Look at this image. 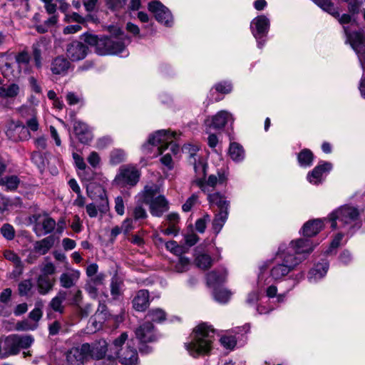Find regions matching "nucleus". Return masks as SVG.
Returning a JSON list of instances; mask_svg holds the SVG:
<instances>
[{
	"label": "nucleus",
	"instance_id": "1",
	"mask_svg": "<svg viewBox=\"0 0 365 365\" xmlns=\"http://www.w3.org/2000/svg\"><path fill=\"white\" fill-rule=\"evenodd\" d=\"M112 37L103 36L98 38L96 35L85 34V42L91 46H96L98 54L103 56L108 54H118L125 48V43L118 38L122 34V30L115 26L109 27Z\"/></svg>",
	"mask_w": 365,
	"mask_h": 365
},
{
	"label": "nucleus",
	"instance_id": "2",
	"mask_svg": "<svg viewBox=\"0 0 365 365\" xmlns=\"http://www.w3.org/2000/svg\"><path fill=\"white\" fill-rule=\"evenodd\" d=\"M111 360L116 359L123 365H135L138 354L133 339H129L127 332H123L109 346Z\"/></svg>",
	"mask_w": 365,
	"mask_h": 365
},
{
	"label": "nucleus",
	"instance_id": "3",
	"mask_svg": "<svg viewBox=\"0 0 365 365\" xmlns=\"http://www.w3.org/2000/svg\"><path fill=\"white\" fill-rule=\"evenodd\" d=\"M215 330L205 323L199 324L191 334V341L185 344L186 349L194 357L207 354L211 349Z\"/></svg>",
	"mask_w": 365,
	"mask_h": 365
},
{
	"label": "nucleus",
	"instance_id": "4",
	"mask_svg": "<svg viewBox=\"0 0 365 365\" xmlns=\"http://www.w3.org/2000/svg\"><path fill=\"white\" fill-rule=\"evenodd\" d=\"M305 257L292 256L289 250L279 248L277 254V263L270 270V277L274 281L281 280L298 266Z\"/></svg>",
	"mask_w": 365,
	"mask_h": 365
},
{
	"label": "nucleus",
	"instance_id": "5",
	"mask_svg": "<svg viewBox=\"0 0 365 365\" xmlns=\"http://www.w3.org/2000/svg\"><path fill=\"white\" fill-rule=\"evenodd\" d=\"M359 212L358 210L351 206H341L330 214L329 220L333 229H342L350 231L356 225Z\"/></svg>",
	"mask_w": 365,
	"mask_h": 365
},
{
	"label": "nucleus",
	"instance_id": "6",
	"mask_svg": "<svg viewBox=\"0 0 365 365\" xmlns=\"http://www.w3.org/2000/svg\"><path fill=\"white\" fill-rule=\"evenodd\" d=\"M176 135L175 132L170 133L168 130H158L149 138L148 143L158 146L159 154H162L169 145L173 153L177 154L179 146L173 143V138H175Z\"/></svg>",
	"mask_w": 365,
	"mask_h": 365
},
{
	"label": "nucleus",
	"instance_id": "7",
	"mask_svg": "<svg viewBox=\"0 0 365 365\" xmlns=\"http://www.w3.org/2000/svg\"><path fill=\"white\" fill-rule=\"evenodd\" d=\"M344 31L348 36L352 48L358 54L359 59L364 71L359 89L361 94L365 96V38L361 32L348 34L346 27H344Z\"/></svg>",
	"mask_w": 365,
	"mask_h": 365
},
{
	"label": "nucleus",
	"instance_id": "8",
	"mask_svg": "<svg viewBox=\"0 0 365 365\" xmlns=\"http://www.w3.org/2000/svg\"><path fill=\"white\" fill-rule=\"evenodd\" d=\"M140 173L131 165L121 166L115 178L114 182L120 187L135 186L139 181Z\"/></svg>",
	"mask_w": 365,
	"mask_h": 365
},
{
	"label": "nucleus",
	"instance_id": "9",
	"mask_svg": "<svg viewBox=\"0 0 365 365\" xmlns=\"http://www.w3.org/2000/svg\"><path fill=\"white\" fill-rule=\"evenodd\" d=\"M205 175L206 173L203 175L202 171L198 170L196 178L192 182L193 185H196L204 192H210V188L213 189L217 184H223L227 180L224 174L217 173V175H210L207 180H205Z\"/></svg>",
	"mask_w": 365,
	"mask_h": 365
},
{
	"label": "nucleus",
	"instance_id": "10",
	"mask_svg": "<svg viewBox=\"0 0 365 365\" xmlns=\"http://www.w3.org/2000/svg\"><path fill=\"white\" fill-rule=\"evenodd\" d=\"M89 344L72 347L66 354L67 365H83L88 359Z\"/></svg>",
	"mask_w": 365,
	"mask_h": 365
},
{
	"label": "nucleus",
	"instance_id": "11",
	"mask_svg": "<svg viewBox=\"0 0 365 365\" xmlns=\"http://www.w3.org/2000/svg\"><path fill=\"white\" fill-rule=\"evenodd\" d=\"M182 150L187 155L189 163L193 165L195 173H197L198 170H201L204 175L207 165L202 162L201 158L197 156L199 148L197 145L187 144L182 147Z\"/></svg>",
	"mask_w": 365,
	"mask_h": 365
},
{
	"label": "nucleus",
	"instance_id": "12",
	"mask_svg": "<svg viewBox=\"0 0 365 365\" xmlns=\"http://www.w3.org/2000/svg\"><path fill=\"white\" fill-rule=\"evenodd\" d=\"M44 4V8L48 14L52 15L47 20L44 21L42 24L36 26V31L40 34H44L48 29L54 26L58 20V17L56 15L57 6L53 3V0H41Z\"/></svg>",
	"mask_w": 365,
	"mask_h": 365
},
{
	"label": "nucleus",
	"instance_id": "13",
	"mask_svg": "<svg viewBox=\"0 0 365 365\" xmlns=\"http://www.w3.org/2000/svg\"><path fill=\"white\" fill-rule=\"evenodd\" d=\"M88 53V46L81 41H73L66 45V56L71 61H78L84 59Z\"/></svg>",
	"mask_w": 365,
	"mask_h": 365
},
{
	"label": "nucleus",
	"instance_id": "14",
	"mask_svg": "<svg viewBox=\"0 0 365 365\" xmlns=\"http://www.w3.org/2000/svg\"><path fill=\"white\" fill-rule=\"evenodd\" d=\"M148 10L155 14L156 20L165 24L170 26L172 15L170 11L160 1H155L148 4Z\"/></svg>",
	"mask_w": 365,
	"mask_h": 365
},
{
	"label": "nucleus",
	"instance_id": "15",
	"mask_svg": "<svg viewBox=\"0 0 365 365\" xmlns=\"http://www.w3.org/2000/svg\"><path fill=\"white\" fill-rule=\"evenodd\" d=\"M34 231L38 236L51 232L56 225V221L47 215H38L34 216Z\"/></svg>",
	"mask_w": 365,
	"mask_h": 365
},
{
	"label": "nucleus",
	"instance_id": "16",
	"mask_svg": "<svg viewBox=\"0 0 365 365\" xmlns=\"http://www.w3.org/2000/svg\"><path fill=\"white\" fill-rule=\"evenodd\" d=\"M135 336L142 343L152 342L157 339L154 326L150 322H146L140 325L135 330Z\"/></svg>",
	"mask_w": 365,
	"mask_h": 365
},
{
	"label": "nucleus",
	"instance_id": "17",
	"mask_svg": "<svg viewBox=\"0 0 365 365\" xmlns=\"http://www.w3.org/2000/svg\"><path fill=\"white\" fill-rule=\"evenodd\" d=\"M314 250V246L311 240L307 239H300L296 241H292L289 246L283 249L282 250H289L291 255L294 256L293 253L297 255L309 254Z\"/></svg>",
	"mask_w": 365,
	"mask_h": 365
},
{
	"label": "nucleus",
	"instance_id": "18",
	"mask_svg": "<svg viewBox=\"0 0 365 365\" xmlns=\"http://www.w3.org/2000/svg\"><path fill=\"white\" fill-rule=\"evenodd\" d=\"M269 26V19L263 15L254 19L251 23L252 34L257 39H259L267 34Z\"/></svg>",
	"mask_w": 365,
	"mask_h": 365
},
{
	"label": "nucleus",
	"instance_id": "19",
	"mask_svg": "<svg viewBox=\"0 0 365 365\" xmlns=\"http://www.w3.org/2000/svg\"><path fill=\"white\" fill-rule=\"evenodd\" d=\"M73 130L78 140L87 144L93 139V135L88 125L80 120H76L73 123Z\"/></svg>",
	"mask_w": 365,
	"mask_h": 365
},
{
	"label": "nucleus",
	"instance_id": "20",
	"mask_svg": "<svg viewBox=\"0 0 365 365\" xmlns=\"http://www.w3.org/2000/svg\"><path fill=\"white\" fill-rule=\"evenodd\" d=\"M109 346L106 340L101 339L92 345L89 344L88 357L98 361L109 353Z\"/></svg>",
	"mask_w": 365,
	"mask_h": 365
},
{
	"label": "nucleus",
	"instance_id": "21",
	"mask_svg": "<svg viewBox=\"0 0 365 365\" xmlns=\"http://www.w3.org/2000/svg\"><path fill=\"white\" fill-rule=\"evenodd\" d=\"M332 168L330 163L324 162L316 166L313 170L308 173L307 180L310 183L318 184L322 181V177L324 173H329Z\"/></svg>",
	"mask_w": 365,
	"mask_h": 365
},
{
	"label": "nucleus",
	"instance_id": "22",
	"mask_svg": "<svg viewBox=\"0 0 365 365\" xmlns=\"http://www.w3.org/2000/svg\"><path fill=\"white\" fill-rule=\"evenodd\" d=\"M81 272L76 269H68V271L62 273L59 277V282L62 287L69 289L76 284L79 278Z\"/></svg>",
	"mask_w": 365,
	"mask_h": 365
},
{
	"label": "nucleus",
	"instance_id": "23",
	"mask_svg": "<svg viewBox=\"0 0 365 365\" xmlns=\"http://www.w3.org/2000/svg\"><path fill=\"white\" fill-rule=\"evenodd\" d=\"M149 292L146 289L138 291L132 301L133 307L138 312L145 311L149 306Z\"/></svg>",
	"mask_w": 365,
	"mask_h": 365
},
{
	"label": "nucleus",
	"instance_id": "24",
	"mask_svg": "<svg viewBox=\"0 0 365 365\" xmlns=\"http://www.w3.org/2000/svg\"><path fill=\"white\" fill-rule=\"evenodd\" d=\"M104 280V275L98 274L96 277L88 278L85 284V290L89 296L96 299L98 294V287L103 284Z\"/></svg>",
	"mask_w": 365,
	"mask_h": 365
},
{
	"label": "nucleus",
	"instance_id": "25",
	"mask_svg": "<svg viewBox=\"0 0 365 365\" xmlns=\"http://www.w3.org/2000/svg\"><path fill=\"white\" fill-rule=\"evenodd\" d=\"M150 212L152 215L160 217L168 210V202L163 195H158L155 200L149 204Z\"/></svg>",
	"mask_w": 365,
	"mask_h": 365
},
{
	"label": "nucleus",
	"instance_id": "26",
	"mask_svg": "<svg viewBox=\"0 0 365 365\" xmlns=\"http://www.w3.org/2000/svg\"><path fill=\"white\" fill-rule=\"evenodd\" d=\"M231 114L225 110L218 112L215 115L212 116L211 120H206L205 124L210 128L214 129L222 128L227 123Z\"/></svg>",
	"mask_w": 365,
	"mask_h": 365
},
{
	"label": "nucleus",
	"instance_id": "27",
	"mask_svg": "<svg viewBox=\"0 0 365 365\" xmlns=\"http://www.w3.org/2000/svg\"><path fill=\"white\" fill-rule=\"evenodd\" d=\"M159 194V187L155 184L146 185L144 190L138 195L139 200L146 205L150 204Z\"/></svg>",
	"mask_w": 365,
	"mask_h": 365
},
{
	"label": "nucleus",
	"instance_id": "28",
	"mask_svg": "<svg viewBox=\"0 0 365 365\" xmlns=\"http://www.w3.org/2000/svg\"><path fill=\"white\" fill-rule=\"evenodd\" d=\"M20 351L19 343L16 339V334H11L7 336L4 344V354L2 358L10 355H16Z\"/></svg>",
	"mask_w": 365,
	"mask_h": 365
},
{
	"label": "nucleus",
	"instance_id": "29",
	"mask_svg": "<svg viewBox=\"0 0 365 365\" xmlns=\"http://www.w3.org/2000/svg\"><path fill=\"white\" fill-rule=\"evenodd\" d=\"M55 239L53 236H48L41 240L36 241L34 243V252L44 255L53 247Z\"/></svg>",
	"mask_w": 365,
	"mask_h": 365
},
{
	"label": "nucleus",
	"instance_id": "30",
	"mask_svg": "<svg viewBox=\"0 0 365 365\" xmlns=\"http://www.w3.org/2000/svg\"><path fill=\"white\" fill-rule=\"evenodd\" d=\"M56 283L54 277L39 275L36 280L37 288L39 294L45 295L50 292Z\"/></svg>",
	"mask_w": 365,
	"mask_h": 365
},
{
	"label": "nucleus",
	"instance_id": "31",
	"mask_svg": "<svg viewBox=\"0 0 365 365\" xmlns=\"http://www.w3.org/2000/svg\"><path fill=\"white\" fill-rule=\"evenodd\" d=\"M70 67V62L63 56H57L51 63V70L54 74H65Z\"/></svg>",
	"mask_w": 365,
	"mask_h": 365
},
{
	"label": "nucleus",
	"instance_id": "32",
	"mask_svg": "<svg viewBox=\"0 0 365 365\" xmlns=\"http://www.w3.org/2000/svg\"><path fill=\"white\" fill-rule=\"evenodd\" d=\"M329 269V264L322 262L315 265L309 272V280L310 282H316L325 276Z\"/></svg>",
	"mask_w": 365,
	"mask_h": 365
},
{
	"label": "nucleus",
	"instance_id": "33",
	"mask_svg": "<svg viewBox=\"0 0 365 365\" xmlns=\"http://www.w3.org/2000/svg\"><path fill=\"white\" fill-rule=\"evenodd\" d=\"M323 225V221L320 219L309 221L303 226V234L307 237H312L322 229Z\"/></svg>",
	"mask_w": 365,
	"mask_h": 365
},
{
	"label": "nucleus",
	"instance_id": "34",
	"mask_svg": "<svg viewBox=\"0 0 365 365\" xmlns=\"http://www.w3.org/2000/svg\"><path fill=\"white\" fill-rule=\"evenodd\" d=\"M207 199L210 204L216 205L220 209V211L225 210L227 211L229 202L225 200V197L220 193L215 192L213 194H209Z\"/></svg>",
	"mask_w": 365,
	"mask_h": 365
},
{
	"label": "nucleus",
	"instance_id": "35",
	"mask_svg": "<svg viewBox=\"0 0 365 365\" xmlns=\"http://www.w3.org/2000/svg\"><path fill=\"white\" fill-rule=\"evenodd\" d=\"M229 155L236 162H240L245 158V152L242 147L237 143H230Z\"/></svg>",
	"mask_w": 365,
	"mask_h": 365
},
{
	"label": "nucleus",
	"instance_id": "36",
	"mask_svg": "<svg viewBox=\"0 0 365 365\" xmlns=\"http://www.w3.org/2000/svg\"><path fill=\"white\" fill-rule=\"evenodd\" d=\"M66 293L63 291L59 292L57 295L53 297L50 302V307L55 312H58L59 313L63 312V306L62 303L66 299Z\"/></svg>",
	"mask_w": 365,
	"mask_h": 365
},
{
	"label": "nucleus",
	"instance_id": "37",
	"mask_svg": "<svg viewBox=\"0 0 365 365\" xmlns=\"http://www.w3.org/2000/svg\"><path fill=\"white\" fill-rule=\"evenodd\" d=\"M228 215V211L222 210L215 215L212 222V227L216 233H218L225 224Z\"/></svg>",
	"mask_w": 365,
	"mask_h": 365
},
{
	"label": "nucleus",
	"instance_id": "38",
	"mask_svg": "<svg viewBox=\"0 0 365 365\" xmlns=\"http://www.w3.org/2000/svg\"><path fill=\"white\" fill-rule=\"evenodd\" d=\"M123 282L118 277L114 276L110 282V293L114 299H116L122 294Z\"/></svg>",
	"mask_w": 365,
	"mask_h": 365
},
{
	"label": "nucleus",
	"instance_id": "39",
	"mask_svg": "<svg viewBox=\"0 0 365 365\" xmlns=\"http://www.w3.org/2000/svg\"><path fill=\"white\" fill-rule=\"evenodd\" d=\"M19 93V86L16 83H12L7 88L0 86V98H14Z\"/></svg>",
	"mask_w": 365,
	"mask_h": 365
},
{
	"label": "nucleus",
	"instance_id": "40",
	"mask_svg": "<svg viewBox=\"0 0 365 365\" xmlns=\"http://www.w3.org/2000/svg\"><path fill=\"white\" fill-rule=\"evenodd\" d=\"M196 265L202 269H207L212 266V260L207 254H199L195 258Z\"/></svg>",
	"mask_w": 365,
	"mask_h": 365
},
{
	"label": "nucleus",
	"instance_id": "41",
	"mask_svg": "<svg viewBox=\"0 0 365 365\" xmlns=\"http://www.w3.org/2000/svg\"><path fill=\"white\" fill-rule=\"evenodd\" d=\"M298 161L301 166H310L313 161V153L310 150H302L298 155Z\"/></svg>",
	"mask_w": 365,
	"mask_h": 365
},
{
	"label": "nucleus",
	"instance_id": "42",
	"mask_svg": "<svg viewBox=\"0 0 365 365\" xmlns=\"http://www.w3.org/2000/svg\"><path fill=\"white\" fill-rule=\"evenodd\" d=\"M227 271L222 269L219 272L212 271L207 274V281L210 284L221 283L225 280Z\"/></svg>",
	"mask_w": 365,
	"mask_h": 365
},
{
	"label": "nucleus",
	"instance_id": "43",
	"mask_svg": "<svg viewBox=\"0 0 365 365\" xmlns=\"http://www.w3.org/2000/svg\"><path fill=\"white\" fill-rule=\"evenodd\" d=\"M146 317L153 322H162L165 320L166 314L164 312V310H163L160 308H156V309H150L148 312Z\"/></svg>",
	"mask_w": 365,
	"mask_h": 365
},
{
	"label": "nucleus",
	"instance_id": "44",
	"mask_svg": "<svg viewBox=\"0 0 365 365\" xmlns=\"http://www.w3.org/2000/svg\"><path fill=\"white\" fill-rule=\"evenodd\" d=\"M19 184V178L15 175H11L4 178L3 183H0V185L5 186L6 190H14L17 188Z\"/></svg>",
	"mask_w": 365,
	"mask_h": 365
},
{
	"label": "nucleus",
	"instance_id": "45",
	"mask_svg": "<svg viewBox=\"0 0 365 365\" xmlns=\"http://www.w3.org/2000/svg\"><path fill=\"white\" fill-rule=\"evenodd\" d=\"M16 339L20 349L30 347L34 341V339L31 335L21 336L16 334Z\"/></svg>",
	"mask_w": 365,
	"mask_h": 365
},
{
	"label": "nucleus",
	"instance_id": "46",
	"mask_svg": "<svg viewBox=\"0 0 365 365\" xmlns=\"http://www.w3.org/2000/svg\"><path fill=\"white\" fill-rule=\"evenodd\" d=\"M231 296L230 291L224 289H217L214 292V297L220 303H226Z\"/></svg>",
	"mask_w": 365,
	"mask_h": 365
},
{
	"label": "nucleus",
	"instance_id": "47",
	"mask_svg": "<svg viewBox=\"0 0 365 365\" xmlns=\"http://www.w3.org/2000/svg\"><path fill=\"white\" fill-rule=\"evenodd\" d=\"M125 154L122 150H114L110 153V162L112 165H118L125 160Z\"/></svg>",
	"mask_w": 365,
	"mask_h": 365
},
{
	"label": "nucleus",
	"instance_id": "48",
	"mask_svg": "<svg viewBox=\"0 0 365 365\" xmlns=\"http://www.w3.org/2000/svg\"><path fill=\"white\" fill-rule=\"evenodd\" d=\"M127 0H106V5L111 11H119L123 9Z\"/></svg>",
	"mask_w": 365,
	"mask_h": 365
},
{
	"label": "nucleus",
	"instance_id": "49",
	"mask_svg": "<svg viewBox=\"0 0 365 365\" xmlns=\"http://www.w3.org/2000/svg\"><path fill=\"white\" fill-rule=\"evenodd\" d=\"M0 71L1 74L4 76V77L6 78H11L12 77H14V72L11 69V65L10 63L7 61H2L0 63Z\"/></svg>",
	"mask_w": 365,
	"mask_h": 365
},
{
	"label": "nucleus",
	"instance_id": "50",
	"mask_svg": "<svg viewBox=\"0 0 365 365\" xmlns=\"http://www.w3.org/2000/svg\"><path fill=\"white\" fill-rule=\"evenodd\" d=\"M190 261L185 257H180L178 262L175 264V270L179 273H182L189 269Z\"/></svg>",
	"mask_w": 365,
	"mask_h": 365
},
{
	"label": "nucleus",
	"instance_id": "51",
	"mask_svg": "<svg viewBox=\"0 0 365 365\" xmlns=\"http://www.w3.org/2000/svg\"><path fill=\"white\" fill-rule=\"evenodd\" d=\"M33 287V284L29 279L24 280L19 284V293L21 296H26L29 294Z\"/></svg>",
	"mask_w": 365,
	"mask_h": 365
},
{
	"label": "nucleus",
	"instance_id": "52",
	"mask_svg": "<svg viewBox=\"0 0 365 365\" xmlns=\"http://www.w3.org/2000/svg\"><path fill=\"white\" fill-rule=\"evenodd\" d=\"M56 267L52 262H46L41 268V274L46 277H51L56 273Z\"/></svg>",
	"mask_w": 365,
	"mask_h": 365
},
{
	"label": "nucleus",
	"instance_id": "53",
	"mask_svg": "<svg viewBox=\"0 0 365 365\" xmlns=\"http://www.w3.org/2000/svg\"><path fill=\"white\" fill-rule=\"evenodd\" d=\"M36 323H31L27 320L19 322L16 324V329L19 331L34 330L37 328Z\"/></svg>",
	"mask_w": 365,
	"mask_h": 365
},
{
	"label": "nucleus",
	"instance_id": "54",
	"mask_svg": "<svg viewBox=\"0 0 365 365\" xmlns=\"http://www.w3.org/2000/svg\"><path fill=\"white\" fill-rule=\"evenodd\" d=\"M210 220V215L206 214L202 218L198 219L195 222V229L200 233H203L206 228V224Z\"/></svg>",
	"mask_w": 365,
	"mask_h": 365
},
{
	"label": "nucleus",
	"instance_id": "55",
	"mask_svg": "<svg viewBox=\"0 0 365 365\" xmlns=\"http://www.w3.org/2000/svg\"><path fill=\"white\" fill-rule=\"evenodd\" d=\"M1 232L7 240H12L14 237V227L9 224H5L2 226Z\"/></svg>",
	"mask_w": 365,
	"mask_h": 365
},
{
	"label": "nucleus",
	"instance_id": "56",
	"mask_svg": "<svg viewBox=\"0 0 365 365\" xmlns=\"http://www.w3.org/2000/svg\"><path fill=\"white\" fill-rule=\"evenodd\" d=\"M4 257L9 260V261H11L12 262L14 263V264L17 267L19 266H21V259L19 257V256L14 253L13 251H11V250H6L4 253Z\"/></svg>",
	"mask_w": 365,
	"mask_h": 365
},
{
	"label": "nucleus",
	"instance_id": "57",
	"mask_svg": "<svg viewBox=\"0 0 365 365\" xmlns=\"http://www.w3.org/2000/svg\"><path fill=\"white\" fill-rule=\"evenodd\" d=\"M197 198L198 197L197 195H192L182 205V210L184 212H189L192 209V207L197 203Z\"/></svg>",
	"mask_w": 365,
	"mask_h": 365
},
{
	"label": "nucleus",
	"instance_id": "58",
	"mask_svg": "<svg viewBox=\"0 0 365 365\" xmlns=\"http://www.w3.org/2000/svg\"><path fill=\"white\" fill-rule=\"evenodd\" d=\"M110 355H112V352L109 351V353H108L105 356L96 361L95 365H115L117 359H113V361H111Z\"/></svg>",
	"mask_w": 365,
	"mask_h": 365
},
{
	"label": "nucleus",
	"instance_id": "59",
	"mask_svg": "<svg viewBox=\"0 0 365 365\" xmlns=\"http://www.w3.org/2000/svg\"><path fill=\"white\" fill-rule=\"evenodd\" d=\"M64 20L68 23L77 22L78 24H83L85 22L84 18L76 12H73L71 14H66Z\"/></svg>",
	"mask_w": 365,
	"mask_h": 365
},
{
	"label": "nucleus",
	"instance_id": "60",
	"mask_svg": "<svg viewBox=\"0 0 365 365\" xmlns=\"http://www.w3.org/2000/svg\"><path fill=\"white\" fill-rule=\"evenodd\" d=\"M319 6L324 11L334 14V4L331 1V0H319Z\"/></svg>",
	"mask_w": 365,
	"mask_h": 365
},
{
	"label": "nucleus",
	"instance_id": "61",
	"mask_svg": "<svg viewBox=\"0 0 365 365\" xmlns=\"http://www.w3.org/2000/svg\"><path fill=\"white\" fill-rule=\"evenodd\" d=\"M30 56L28 52L22 51L16 56V61L18 64H28L30 61Z\"/></svg>",
	"mask_w": 365,
	"mask_h": 365
},
{
	"label": "nucleus",
	"instance_id": "62",
	"mask_svg": "<svg viewBox=\"0 0 365 365\" xmlns=\"http://www.w3.org/2000/svg\"><path fill=\"white\" fill-rule=\"evenodd\" d=\"M215 89L221 93H229L232 91V85L227 82L220 83L215 85Z\"/></svg>",
	"mask_w": 365,
	"mask_h": 365
},
{
	"label": "nucleus",
	"instance_id": "63",
	"mask_svg": "<svg viewBox=\"0 0 365 365\" xmlns=\"http://www.w3.org/2000/svg\"><path fill=\"white\" fill-rule=\"evenodd\" d=\"M133 217L135 220L145 219L147 217V212L142 206L138 205L133 210Z\"/></svg>",
	"mask_w": 365,
	"mask_h": 365
},
{
	"label": "nucleus",
	"instance_id": "64",
	"mask_svg": "<svg viewBox=\"0 0 365 365\" xmlns=\"http://www.w3.org/2000/svg\"><path fill=\"white\" fill-rule=\"evenodd\" d=\"M87 160H88V163L93 168H96L100 163L101 158L96 152L93 151L90 153Z\"/></svg>",
	"mask_w": 365,
	"mask_h": 365
}]
</instances>
